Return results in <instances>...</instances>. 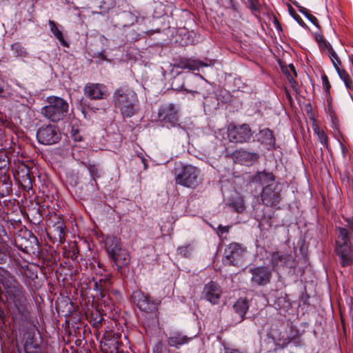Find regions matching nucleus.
<instances>
[{
  "label": "nucleus",
  "instance_id": "nucleus-1",
  "mask_svg": "<svg viewBox=\"0 0 353 353\" xmlns=\"http://www.w3.org/2000/svg\"><path fill=\"white\" fill-rule=\"evenodd\" d=\"M0 283L2 285L4 304L14 320L23 319L30 313L28 294L23 286L8 270L0 267Z\"/></svg>",
  "mask_w": 353,
  "mask_h": 353
},
{
  "label": "nucleus",
  "instance_id": "nucleus-2",
  "mask_svg": "<svg viewBox=\"0 0 353 353\" xmlns=\"http://www.w3.org/2000/svg\"><path fill=\"white\" fill-rule=\"evenodd\" d=\"M112 103L119 110L123 119L131 118L138 112V96L128 86H121L114 90Z\"/></svg>",
  "mask_w": 353,
  "mask_h": 353
},
{
  "label": "nucleus",
  "instance_id": "nucleus-3",
  "mask_svg": "<svg viewBox=\"0 0 353 353\" xmlns=\"http://www.w3.org/2000/svg\"><path fill=\"white\" fill-rule=\"evenodd\" d=\"M350 231L343 227L336 228L334 241V253L341 267L346 268L353 264V244Z\"/></svg>",
  "mask_w": 353,
  "mask_h": 353
},
{
  "label": "nucleus",
  "instance_id": "nucleus-4",
  "mask_svg": "<svg viewBox=\"0 0 353 353\" xmlns=\"http://www.w3.org/2000/svg\"><path fill=\"white\" fill-rule=\"evenodd\" d=\"M104 243L110 259L116 265L117 271L121 272L123 268L127 267L130 261L128 250L122 248L121 239L113 235L107 236Z\"/></svg>",
  "mask_w": 353,
  "mask_h": 353
},
{
  "label": "nucleus",
  "instance_id": "nucleus-5",
  "mask_svg": "<svg viewBox=\"0 0 353 353\" xmlns=\"http://www.w3.org/2000/svg\"><path fill=\"white\" fill-rule=\"evenodd\" d=\"M46 101L48 105L41 108L42 115L54 123L63 120L69 111L68 103L56 96L48 97Z\"/></svg>",
  "mask_w": 353,
  "mask_h": 353
},
{
  "label": "nucleus",
  "instance_id": "nucleus-6",
  "mask_svg": "<svg viewBox=\"0 0 353 353\" xmlns=\"http://www.w3.org/2000/svg\"><path fill=\"white\" fill-rule=\"evenodd\" d=\"M46 233L52 243L62 244L65 241V225L61 215L55 212L46 214Z\"/></svg>",
  "mask_w": 353,
  "mask_h": 353
},
{
  "label": "nucleus",
  "instance_id": "nucleus-7",
  "mask_svg": "<svg viewBox=\"0 0 353 353\" xmlns=\"http://www.w3.org/2000/svg\"><path fill=\"white\" fill-rule=\"evenodd\" d=\"M174 180L177 185L187 188H196L200 183V171L192 165L181 164L174 168Z\"/></svg>",
  "mask_w": 353,
  "mask_h": 353
},
{
  "label": "nucleus",
  "instance_id": "nucleus-8",
  "mask_svg": "<svg viewBox=\"0 0 353 353\" xmlns=\"http://www.w3.org/2000/svg\"><path fill=\"white\" fill-rule=\"evenodd\" d=\"M246 253L247 248L242 244L230 243L224 250L222 262L225 265L240 266L245 259Z\"/></svg>",
  "mask_w": 353,
  "mask_h": 353
},
{
  "label": "nucleus",
  "instance_id": "nucleus-9",
  "mask_svg": "<svg viewBox=\"0 0 353 353\" xmlns=\"http://www.w3.org/2000/svg\"><path fill=\"white\" fill-rule=\"evenodd\" d=\"M132 302L141 312L152 314L158 311L160 301L153 299L148 294H145L141 290H137L132 292L130 296Z\"/></svg>",
  "mask_w": 353,
  "mask_h": 353
},
{
  "label": "nucleus",
  "instance_id": "nucleus-10",
  "mask_svg": "<svg viewBox=\"0 0 353 353\" xmlns=\"http://www.w3.org/2000/svg\"><path fill=\"white\" fill-rule=\"evenodd\" d=\"M94 281V290L99 292L101 302L104 303L105 307H108L111 310L113 305L112 301L110 299L108 291L112 286L111 274H105L96 273V276L92 279Z\"/></svg>",
  "mask_w": 353,
  "mask_h": 353
},
{
  "label": "nucleus",
  "instance_id": "nucleus-11",
  "mask_svg": "<svg viewBox=\"0 0 353 353\" xmlns=\"http://www.w3.org/2000/svg\"><path fill=\"white\" fill-rule=\"evenodd\" d=\"M13 176L20 188L28 192L33 188L34 177L30 175L28 166L23 161L14 162Z\"/></svg>",
  "mask_w": 353,
  "mask_h": 353
},
{
  "label": "nucleus",
  "instance_id": "nucleus-12",
  "mask_svg": "<svg viewBox=\"0 0 353 353\" xmlns=\"http://www.w3.org/2000/svg\"><path fill=\"white\" fill-rule=\"evenodd\" d=\"M158 119L163 126L168 128L179 125V110L173 103L161 105L158 110Z\"/></svg>",
  "mask_w": 353,
  "mask_h": 353
},
{
  "label": "nucleus",
  "instance_id": "nucleus-13",
  "mask_svg": "<svg viewBox=\"0 0 353 353\" xmlns=\"http://www.w3.org/2000/svg\"><path fill=\"white\" fill-rule=\"evenodd\" d=\"M61 139V134L57 126L52 124L42 125L37 131V139L42 145L56 144Z\"/></svg>",
  "mask_w": 353,
  "mask_h": 353
},
{
  "label": "nucleus",
  "instance_id": "nucleus-14",
  "mask_svg": "<svg viewBox=\"0 0 353 353\" xmlns=\"http://www.w3.org/2000/svg\"><path fill=\"white\" fill-rule=\"evenodd\" d=\"M227 133L230 141L236 143L248 142L252 137L251 128L246 123L239 125L230 124L228 127Z\"/></svg>",
  "mask_w": 353,
  "mask_h": 353
},
{
  "label": "nucleus",
  "instance_id": "nucleus-15",
  "mask_svg": "<svg viewBox=\"0 0 353 353\" xmlns=\"http://www.w3.org/2000/svg\"><path fill=\"white\" fill-rule=\"evenodd\" d=\"M26 236L18 234L14 239L17 248L28 254H34L39 250L37 238L30 231H25Z\"/></svg>",
  "mask_w": 353,
  "mask_h": 353
},
{
  "label": "nucleus",
  "instance_id": "nucleus-16",
  "mask_svg": "<svg viewBox=\"0 0 353 353\" xmlns=\"http://www.w3.org/2000/svg\"><path fill=\"white\" fill-rule=\"evenodd\" d=\"M250 282L253 286H265L270 283L272 272L270 267L260 265L250 268Z\"/></svg>",
  "mask_w": 353,
  "mask_h": 353
},
{
  "label": "nucleus",
  "instance_id": "nucleus-17",
  "mask_svg": "<svg viewBox=\"0 0 353 353\" xmlns=\"http://www.w3.org/2000/svg\"><path fill=\"white\" fill-rule=\"evenodd\" d=\"M261 199L266 206H276L281 200V190L278 189V185L268 184L264 186L261 193Z\"/></svg>",
  "mask_w": 353,
  "mask_h": 353
},
{
  "label": "nucleus",
  "instance_id": "nucleus-18",
  "mask_svg": "<svg viewBox=\"0 0 353 353\" xmlns=\"http://www.w3.org/2000/svg\"><path fill=\"white\" fill-rule=\"evenodd\" d=\"M83 93L90 100L105 99L109 96L107 86L99 83H87L84 86Z\"/></svg>",
  "mask_w": 353,
  "mask_h": 353
},
{
  "label": "nucleus",
  "instance_id": "nucleus-19",
  "mask_svg": "<svg viewBox=\"0 0 353 353\" xmlns=\"http://www.w3.org/2000/svg\"><path fill=\"white\" fill-rule=\"evenodd\" d=\"M194 338L188 336L180 330H171L167 337V343L170 347L179 349L183 345L188 344Z\"/></svg>",
  "mask_w": 353,
  "mask_h": 353
},
{
  "label": "nucleus",
  "instance_id": "nucleus-20",
  "mask_svg": "<svg viewBox=\"0 0 353 353\" xmlns=\"http://www.w3.org/2000/svg\"><path fill=\"white\" fill-rule=\"evenodd\" d=\"M205 299L211 303L217 304L222 293L221 287L214 281H210L204 288L203 290Z\"/></svg>",
  "mask_w": 353,
  "mask_h": 353
},
{
  "label": "nucleus",
  "instance_id": "nucleus-21",
  "mask_svg": "<svg viewBox=\"0 0 353 353\" xmlns=\"http://www.w3.org/2000/svg\"><path fill=\"white\" fill-rule=\"evenodd\" d=\"M203 61L192 58H181L175 61L173 67L175 68L189 70H198L200 68L205 66Z\"/></svg>",
  "mask_w": 353,
  "mask_h": 353
},
{
  "label": "nucleus",
  "instance_id": "nucleus-22",
  "mask_svg": "<svg viewBox=\"0 0 353 353\" xmlns=\"http://www.w3.org/2000/svg\"><path fill=\"white\" fill-rule=\"evenodd\" d=\"M232 158L241 164H252L259 159V155L256 152H250L241 149L236 150L232 153Z\"/></svg>",
  "mask_w": 353,
  "mask_h": 353
},
{
  "label": "nucleus",
  "instance_id": "nucleus-23",
  "mask_svg": "<svg viewBox=\"0 0 353 353\" xmlns=\"http://www.w3.org/2000/svg\"><path fill=\"white\" fill-rule=\"evenodd\" d=\"M275 179L276 177L272 172L263 170L262 171H257L254 174L250 176L249 182L250 183L263 185L264 184L268 185L270 182H274Z\"/></svg>",
  "mask_w": 353,
  "mask_h": 353
},
{
  "label": "nucleus",
  "instance_id": "nucleus-24",
  "mask_svg": "<svg viewBox=\"0 0 353 353\" xmlns=\"http://www.w3.org/2000/svg\"><path fill=\"white\" fill-rule=\"evenodd\" d=\"M259 141L264 145L267 150H273L276 145V139L274 136L273 131L266 128L260 130L259 132Z\"/></svg>",
  "mask_w": 353,
  "mask_h": 353
},
{
  "label": "nucleus",
  "instance_id": "nucleus-25",
  "mask_svg": "<svg viewBox=\"0 0 353 353\" xmlns=\"http://www.w3.org/2000/svg\"><path fill=\"white\" fill-rule=\"evenodd\" d=\"M0 97L17 101L21 95L0 77Z\"/></svg>",
  "mask_w": 353,
  "mask_h": 353
},
{
  "label": "nucleus",
  "instance_id": "nucleus-26",
  "mask_svg": "<svg viewBox=\"0 0 353 353\" xmlns=\"http://www.w3.org/2000/svg\"><path fill=\"white\" fill-rule=\"evenodd\" d=\"M250 307L249 302L247 299L239 298L233 304L232 308L236 314L239 316V322L245 319V314H247Z\"/></svg>",
  "mask_w": 353,
  "mask_h": 353
},
{
  "label": "nucleus",
  "instance_id": "nucleus-27",
  "mask_svg": "<svg viewBox=\"0 0 353 353\" xmlns=\"http://www.w3.org/2000/svg\"><path fill=\"white\" fill-rule=\"evenodd\" d=\"M268 334L274 341L275 344L281 348L287 347L292 341L291 338L282 336L281 332L276 328H271Z\"/></svg>",
  "mask_w": 353,
  "mask_h": 353
},
{
  "label": "nucleus",
  "instance_id": "nucleus-28",
  "mask_svg": "<svg viewBox=\"0 0 353 353\" xmlns=\"http://www.w3.org/2000/svg\"><path fill=\"white\" fill-rule=\"evenodd\" d=\"M12 183L9 175L6 174L0 176V198L8 196L11 194Z\"/></svg>",
  "mask_w": 353,
  "mask_h": 353
},
{
  "label": "nucleus",
  "instance_id": "nucleus-29",
  "mask_svg": "<svg viewBox=\"0 0 353 353\" xmlns=\"http://www.w3.org/2000/svg\"><path fill=\"white\" fill-rule=\"evenodd\" d=\"M312 129L314 133L318 137V139L321 143L323 145L328 151H330V148L329 145V139L325 130L321 129L316 123H314L312 125Z\"/></svg>",
  "mask_w": 353,
  "mask_h": 353
},
{
  "label": "nucleus",
  "instance_id": "nucleus-30",
  "mask_svg": "<svg viewBox=\"0 0 353 353\" xmlns=\"http://www.w3.org/2000/svg\"><path fill=\"white\" fill-rule=\"evenodd\" d=\"M48 24L50 26V31L52 32L54 36L59 40L61 44L64 47H68L69 43L64 39L62 31L59 29L55 21L52 20H49Z\"/></svg>",
  "mask_w": 353,
  "mask_h": 353
},
{
  "label": "nucleus",
  "instance_id": "nucleus-31",
  "mask_svg": "<svg viewBox=\"0 0 353 353\" xmlns=\"http://www.w3.org/2000/svg\"><path fill=\"white\" fill-rule=\"evenodd\" d=\"M270 263L272 269L277 268L280 264L285 263L286 257L285 254L278 251L270 252Z\"/></svg>",
  "mask_w": 353,
  "mask_h": 353
},
{
  "label": "nucleus",
  "instance_id": "nucleus-32",
  "mask_svg": "<svg viewBox=\"0 0 353 353\" xmlns=\"http://www.w3.org/2000/svg\"><path fill=\"white\" fill-rule=\"evenodd\" d=\"M228 205L237 213H242L245 210V201L243 197L238 196L232 199Z\"/></svg>",
  "mask_w": 353,
  "mask_h": 353
},
{
  "label": "nucleus",
  "instance_id": "nucleus-33",
  "mask_svg": "<svg viewBox=\"0 0 353 353\" xmlns=\"http://www.w3.org/2000/svg\"><path fill=\"white\" fill-rule=\"evenodd\" d=\"M21 274L26 277L29 281H34L37 278V268L33 266H30L26 265L25 266L21 267Z\"/></svg>",
  "mask_w": 353,
  "mask_h": 353
},
{
  "label": "nucleus",
  "instance_id": "nucleus-34",
  "mask_svg": "<svg viewBox=\"0 0 353 353\" xmlns=\"http://www.w3.org/2000/svg\"><path fill=\"white\" fill-rule=\"evenodd\" d=\"M294 5L298 8L299 11L302 13L314 26L319 28V23L317 18L310 14V11L307 8L301 6H298L295 3Z\"/></svg>",
  "mask_w": 353,
  "mask_h": 353
},
{
  "label": "nucleus",
  "instance_id": "nucleus-35",
  "mask_svg": "<svg viewBox=\"0 0 353 353\" xmlns=\"http://www.w3.org/2000/svg\"><path fill=\"white\" fill-rule=\"evenodd\" d=\"M248 8L252 14L257 19H260L259 14L261 11V4L259 0H247Z\"/></svg>",
  "mask_w": 353,
  "mask_h": 353
},
{
  "label": "nucleus",
  "instance_id": "nucleus-36",
  "mask_svg": "<svg viewBox=\"0 0 353 353\" xmlns=\"http://www.w3.org/2000/svg\"><path fill=\"white\" fill-rule=\"evenodd\" d=\"M11 50L17 57H26L28 54L26 50L19 42H16L11 46Z\"/></svg>",
  "mask_w": 353,
  "mask_h": 353
},
{
  "label": "nucleus",
  "instance_id": "nucleus-37",
  "mask_svg": "<svg viewBox=\"0 0 353 353\" xmlns=\"http://www.w3.org/2000/svg\"><path fill=\"white\" fill-rule=\"evenodd\" d=\"M193 251V246L192 244L189 243L185 245L179 246L176 249L177 254L184 258L190 257Z\"/></svg>",
  "mask_w": 353,
  "mask_h": 353
},
{
  "label": "nucleus",
  "instance_id": "nucleus-38",
  "mask_svg": "<svg viewBox=\"0 0 353 353\" xmlns=\"http://www.w3.org/2000/svg\"><path fill=\"white\" fill-rule=\"evenodd\" d=\"M86 167L90 172L92 180L97 184V179L101 177V170L99 166L96 164L88 163L86 165Z\"/></svg>",
  "mask_w": 353,
  "mask_h": 353
},
{
  "label": "nucleus",
  "instance_id": "nucleus-39",
  "mask_svg": "<svg viewBox=\"0 0 353 353\" xmlns=\"http://www.w3.org/2000/svg\"><path fill=\"white\" fill-rule=\"evenodd\" d=\"M9 167V159L5 151L0 150V170L6 172Z\"/></svg>",
  "mask_w": 353,
  "mask_h": 353
},
{
  "label": "nucleus",
  "instance_id": "nucleus-40",
  "mask_svg": "<svg viewBox=\"0 0 353 353\" xmlns=\"http://www.w3.org/2000/svg\"><path fill=\"white\" fill-rule=\"evenodd\" d=\"M90 321L92 322V325L94 327L99 328L103 320V317L98 311H96L94 313H92L90 316Z\"/></svg>",
  "mask_w": 353,
  "mask_h": 353
},
{
  "label": "nucleus",
  "instance_id": "nucleus-41",
  "mask_svg": "<svg viewBox=\"0 0 353 353\" xmlns=\"http://www.w3.org/2000/svg\"><path fill=\"white\" fill-rule=\"evenodd\" d=\"M329 57L335 69L341 67V61L332 48L329 49Z\"/></svg>",
  "mask_w": 353,
  "mask_h": 353
},
{
  "label": "nucleus",
  "instance_id": "nucleus-42",
  "mask_svg": "<svg viewBox=\"0 0 353 353\" xmlns=\"http://www.w3.org/2000/svg\"><path fill=\"white\" fill-rule=\"evenodd\" d=\"M341 179L347 186H353V171L345 170L343 174L341 175Z\"/></svg>",
  "mask_w": 353,
  "mask_h": 353
},
{
  "label": "nucleus",
  "instance_id": "nucleus-43",
  "mask_svg": "<svg viewBox=\"0 0 353 353\" xmlns=\"http://www.w3.org/2000/svg\"><path fill=\"white\" fill-rule=\"evenodd\" d=\"M70 134L72 139L76 141L79 142L83 141V137L81 136L80 131L77 127L72 125L71 127Z\"/></svg>",
  "mask_w": 353,
  "mask_h": 353
},
{
  "label": "nucleus",
  "instance_id": "nucleus-44",
  "mask_svg": "<svg viewBox=\"0 0 353 353\" xmlns=\"http://www.w3.org/2000/svg\"><path fill=\"white\" fill-rule=\"evenodd\" d=\"M0 122L6 128L14 130V124L11 121L10 118L7 117L5 115H1L0 117Z\"/></svg>",
  "mask_w": 353,
  "mask_h": 353
},
{
  "label": "nucleus",
  "instance_id": "nucleus-45",
  "mask_svg": "<svg viewBox=\"0 0 353 353\" xmlns=\"http://www.w3.org/2000/svg\"><path fill=\"white\" fill-rule=\"evenodd\" d=\"M290 13L291 16L294 18V19L303 28L306 27L305 23L303 21L302 18L296 12L294 8L290 6L289 8Z\"/></svg>",
  "mask_w": 353,
  "mask_h": 353
},
{
  "label": "nucleus",
  "instance_id": "nucleus-46",
  "mask_svg": "<svg viewBox=\"0 0 353 353\" xmlns=\"http://www.w3.org/2000/svg\"><path fill=\"white\" fill-rule=\"evenodd\" d=\"M321 79H322V84H323V86L324 88V90H325V92L327 94H330V88H331V85H330V83L329 81L328 77H327V75L325 74H323L321 76Z\"/></svg>",
  "mask_w": 353,
  "mask_h": 353
},
{
  "label": "nucleus",
  "instance_id": "nucleus-47",
  "mask_svg": "<svg viewBox=\"0 0 353 353\" xmlns=\"http://www.w3.org/2000/svg\"><path fill=\"white\" fill-rule=\"evenodd\" d=\"M287 79L288 80V82H289V84L290 85V87L296 92H298V83L297 82L294 80V77H292V75L291 74H287Z\"/></svg>",
  "mask_w": 353,
  "mask_h": 353
},
{
  "label": "nucleus",
  "instance_id": "nucleus-48",
  "mask_svg": "<svg viewBox=\"0 0 353 353\" xmlns=\"http://www.w3.org/2000/svg\"><path fill=\"white\" fill-rule=\"evenodd\" d=\"M342 81L344 82L347 89L353 90V81L350 75Z\"/></svg>",
  "mask_w": 353,
  "mask_h": 353
},
{
  "label": "nucleus",
  "instance_id": "nucleus-49",
  "mask_svg": "<svg viewBox=\"0 0 353 353\" xmlns=\"http://www.w3.org/2000/svg\"><path fill=\"white\" fill-rule=\"evenodd\" d=\"M335 70H336V72L341 80L345 79L346 77H347L349 76V74L341 67H340V68L338 67V68H336V69H335Z\"/></svg>",
  "mask_w": 353,
  "mask_h": 353
},
{
  "label": "nucleus",
  "instance_id": "nucleus-50",
  "mask_svg": "<svg viewBox=\"0 0 353 353\" xmlns=\"http://www.w3.org/2000/svg\"><path fill=\"white\" fill-rule=\"evenodd\" d=\"M272 22H273V24H274L275 28L278 31L282 30L281 25L279 19H277V17L275 15L273 16V21Z\"/></svg>",
  "mask_w": 353,
  "mask_h": 353
},
{
  "label": "nucleus",
  "instance_id": "nucleus-51",
  "mask_svg": "<svg viewBox=\"0 0 353 353\" xmlns=\"http://www.w3.org/2000/svg\"><path fill=\"white\" fill-rule=\"evenodd\" d=\"M230 228V226H223L222 225H219L218 226L219 234H223L224 233L228 232Z\"/></svg>",
  "mask_w": 353,
  "mask_h": 353
},
{
  "label": "nucleus",
  "instance_id": "nucleus-52",
  "mask_svg": "<svg viewBox=\"0 0 353 353\" xmlns=\"http://www.w3.org/2000/svg\"><path fill=\"white\" fill-rule=\"evenodd\" d=\"M6 261H7V254L0 248V264L5 263L6 262Z\"/></svg>",
  "mask_w": 353,
  "mask_h": 353
},
{
  "label": "nucleus",
  "instance_id": "nucleus-53",
  "mask_svg": "<svg viewBox=\"0 0 353 353\" xmlns=\"http://www.w3.org/2000/svg\"><path fill=\"white\" fill-rule=\"evenodd\" d=\"M224 353H242L239 349L224 347Z\"/></svg>",
  "mask_w": 353,
  "mask_h": 353
},
{
  "label": "nucleus",
  "instance_id": "nucleus-54",
  "mask_svg": "<svg viewBox=\"0 0 353 353\" xmlns=\"http://www.w3.org/2000/svg\"><path fill=\"white\" fill-rule=\"evenodd\" d=\"M319 47L321 48H327L328 50L330 48H332L330 46H329L327 42L325 40H322L321 41H319Z\"/></svg>",
  "mask_w": 353,
  "mask_h": 353
},
{
  "label": "nucleus",
  "instance_id": "nucleus-55",
  "mask_svg": "<svg viewBox=\"0 0 353 353\" xmlns=\"http://www.w3.org/2000/svg\"><path fill=\"white\" fill-rule=\"evenodd\" d=\"M284 93H285V95L286 98L288 99V101L290 103H292V96H291L289 90H288V88H285Z\"/></svg>",
  "mask_w": 353,
  "mask_h": 353
},
{
  "label": "nucleus",
  "instance_id": "nucleus-56",
  "mask_svg": "<svg viewBox=\"0 0 353 353\" xmlns=\"http://www.w3.org/2000/svg\"><path fill=\"white\" fill-rule=\"evenodd\" d=\"M345 221L347 223V227L349 228V229L353 231V219L347 218L345 219Z\"/></svg>",
  "mask_w": 353,
  "mask_h": 353
},
{
  "label": "nucleus",
  "instance_id": "nucleus-57",
  "mask_svg": "<svg viewBox=\"0 0 353 353\" xmlns=\"http://www.w3.org/2000/svg\"><path fill=\"white\" fill-rule=\"evenodd\" d=\"M289 68L293 72L294 77H296L297 76L296 71V69H295L294 66L293 65V64H290Z\"/></svg>",
  "mask_w": 353,
  "mask_h": 353
},
{
  "label": "nucleus",
  "instance_id": "nucleus-58",
  "mask_svg": "<svg viewBox=\"0 0 353 353\" xmlns=\"http://www.w3.org/2000/svg\"><path fill=\"white\" fill-rule=\"evenodd\" d=\"M184 91L188 93H191L193 96H194L195 94H199V92L197 91L190 90H188V89H184Z\"/></svg>",
  "mask_w": 353,
  "mask_h": 353
},
{
  "label": "nucleus",
  "instance_id": "nucleus-59",
  "mask_svg": "<svg viewBox=\"0 0 353 353\" xmlns=\"http://www.w3.org/2000/svg\"><path fill=\"white\" fill-rule=\"evenodd\" d=\"M4 301H5V300H3V296H2V292L0 290V302H3L4 303Z\"/></svg>",
  "mask_w": 353,
  "mask_h": 353
},
{
  "label": "nucleus",
  "instance_id": "nucleus-60",
  "mask_svg": "<svg viewBox=\"0 0 353 353\" xmlns=\"http://www.w3.org/2000/svg\"><path fill=\"white\" fill-rule=\"evenodd\" d=\"M283 73L285 74V75L287 77V74H290V72L286 69V70H283Z\"/></svg>",
  "mask_w": 353,
  "mask_h": 353
},
{
  "label": "nucleus",
  "instance_id": "nucleus-61",
  "mask_svg": "<svg viewBox=\"0 0 353 353\" xmlns=\"http://www.w3.org/2000/svg\"><path fill=\"white\" fill-rule=\"evenodd\" d=\"M341 145H342L343 152L344 153L346 149H345V146L343 144H341Z\"/></svg>",
  "mask_w": 353,
  "mask_h": 353
},
{
  "label": "nucleus",
  "instance_id": "nucleus-62",
  "mask_svg": "<svg viewBox=\"0 0 353 353\" xmlns=\"http://www.w3.org/2000/svg\"><path fill=\"white\" fill-rule=\"evenodd\" d=\"M72 155H73V156H74V155H75V153H74V148H73Z\"/></svg>",
  "mask_w": 353,
  "mask_h": 353
},
{
  "label": "nucleus",
  "instance_id": "nucleus-63",
  "mask_svg": "<svg viewBox=\"0 0 353 353\" xmlns=\"http://www.w3.org/2000/svg\"><path fill=\"white\" fill-rule=\"evenodd\" d=\"M98 266H99V268L101 267V263H98Z\"/></svg>",
  "mask_w": 353,
  "mask_h": 353
},
{
  "label": "nucleus",
  "instance_id": "nucleus-64",
  "mask_svg": "<svg viewBox=\"0 0 353 353\" xmlns=\"http://www.w3.org/2000/svg\"><path fill=\"white\" fill-rule=\"evenodd\" d=\"M198 75H199L201 78H202V79H203L202 75H201V74H198Z\"/></svg>",
  "mask_w": 353,
  "mask_h": 353
}]
</instances>
